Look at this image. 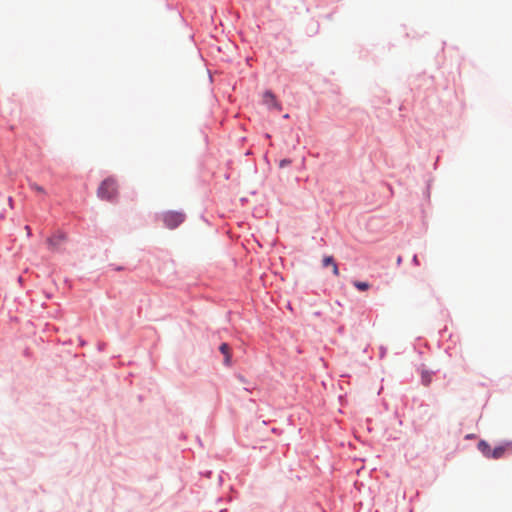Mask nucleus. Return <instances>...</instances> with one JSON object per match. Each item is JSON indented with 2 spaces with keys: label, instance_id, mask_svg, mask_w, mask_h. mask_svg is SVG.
Instances as JSON below:
<instances>
[{
  "label": "nucleus",
  "instance_id": "obj_1",
  "mask_svg": "<svg viewBox=\"0 0 512 512\" xmlns=\"http://www.w3.org/2000/svg\"><path fill=\"white\" fill-rule=\"evenodd\" d=\"M118 194V186L116 180L109 177L102 181L97 190V195L102 200L113 201Z\"/></svg>",
  "mask_w": 512,
  "mask_h": 512
},
{
  "label": "nucleus",
  "instance_id": "obj_2",
  "mask_svg": "<svg viewBox=\"0 0 512 512\" xmlns=\"http://www.w3.org/2000/svg\"><path fill=\"white\" fill-rule=\"evenodd\" d=\"M185 220V215L181 212L168 211L163 214V222L169 229L178 227Z\"/></svg>",
  "mask_w": 512,
  "mask_h": 512
},
{
  "label": "nucleus",
  "instance_id": "obj_3",
  "mask_svg": "<svg viewBox=\"0 0 512 512\" xmlns=\"http://www.w3.org/2000/svg\"><path fill=\"white\" fill-rule=\"evenodd\" d=\"M506 453H512V443H505L503 445L493 448L492 459H499Z\"/></svg>",
  "mask_w": 512,
  "mask_h": 512
},
{
  "label": "nucleus",
  "instance_id": "obj_4",
  "mask_svg": "<svg viewBox=\"0 0 512 512\" xmlns=\"http://www.w3.org/2000/svg\"><path fill=\"white\" fill-rule=\"evenodd\" d=\"M264 103L269 107H275L278 110H281L280 104L277 102L276 97L270 91H267L263 95Z\"/></svg>",
  "mask_w": 512,
  "mask_h": 512
},
{
  "label": "nucleus",
  "instance_id": "obj_5",
  "mask_svg": "<svg viewBox=\"0 0 512 512\" xmlns=\"http://www.w3.org/2000/svg\"><path fill=\"white\" fill-rule=\"evenodd\" d=\"M64 239H65V237L62 234H57V235L50 237L47 240L49 248L52 250H57L59 248V246L61 245V243L64 241Z\"/></svg>",
  "mask_w": 512,
  "mask_h": 512
},
{
  "label": "nucleus",
  "instance_id": "obj_6",
  "mask_svg": "<svg viewBox=\"0 0 512 512\" xmlns=\"http://www.w3.org/2000/svg\"><path fill=\"white\" fill-rule=\"evenodd\" d=\"M220 352L224 355V364L229 366L231 364L230 347L227 343H222L219 347Z\"/></svg>",
  "mask_w": 512,
  "mask_h": 512
},
{
  "label": "nucleus",
  "instance_id": "obj_7",
  "mask_svg": "<svg viewBox=\"0 0 512 512\" xmlns=\"http://www.w3.org/2000/svg\"><path fill=\"white\" fill-rule=\"evenodd\" d=\"M478 449L482 452V454L485 457H487V458H491L492 457L493 449L490 447V445L486 441L481 440L478 443Z\"/></svg>",
  "mask_w": 512,
  "mask_h": 512
},
{
  "label": "nucleus",
  "instance_id": "obj_8",
  "mask_svg": "<svg viewBox=\"0 0 512 512\" xmlns=\"http://www.w3.org/2000/svg\"><path fill=\"white\" fill-rule=\"evenodd\" d=\"M28 186L29 188L38 193V194H41V195H47V191L45 190V188L39 184H37L36 182L28 179Z\"/></svg>",
  "mask_w": 512,
  "mask_h": 512
},
{
  "label": "nucleus",
  "instance_id": "obj_9",
  "mask_svg": "<svg viewBox=\"0 0 512 512\" xmlns=\"http://www.w3.org/2000/svg\"><path fill=\"white\" fill-rule=\"evenodd\" d=\"M353 285L360 291H366L370 288V284L368 282L354 281Z\"/></svg>",
  "mask_w": 512,
  "mask_h": 512
},
{
  "label": "nucleus",
  "instance_id": "obj_10",
  "mask_svg": "<svg viewBox=\"0 0 512 512\" xmlns=\"http://www.w3.org/2000/svg\"><path fill=\"white\" fill-rule=\"evenodd\" d=\"M322 263H323V266H324V267H327V266H329V265H331V266H332V265H333V263H335V261H334V258H333L332 256H325V257L323 258Z\"/></svg>",
  "mask_w": 512,
  "mask_h": 512
},
{
  "label": "nucleus",
  "instance_id": "obj_11",
  "mask_svg": "<svg viewBox=\"0 0 512 512\" xmlns=\"http://www.w3.org/2000/svg\"><path fill=\"white\" fill-rule=\"evenodd\" d=\"M422 382L424 385H429L431 382V375L428 372L422 373Z\"/></svg>",
  "mask_w": 512,
  "mask_h": 512
},
{
  "label": "nucleus",
  "instance_id": "obj_12",
  "mask_svg": "<svg viewBox=\"0 0 512 512\" xmlns=\"http://www.w3.org/2000/svg\"><path fill=\"white\" fill-rule=\"evenodd\" d=\"M290 163H291V161L289 159H283V160L280 161L279 166L281 168H283V167H285L287 165H290Z\"/></svg>",
  "mask_w": 512,
  "mask_h": 512
},
{
  "label": "nucleus",
  "instance_id": "obj_13",
  "mask_svg": "<svg viewBox=\"0 0 512 512\" xmlns=\"http://www.w3.org/2000/svg\"><path fill=\"white\" fill-rule=\"evenodd\" d=\"M332 271L335 276H339V269L336 263H333L332 265Z\"/></svg>",
  "mask_w": 512,
  "mask_h": 512
},
{
  "label": "nucleus",
  "instance_id": "obj_14",
  "mask_svg": "<svg viewBox=\"0 0 512 512\" xmlns=\"http://www.w3.org/2000/svg\"><path fill=\"white\" fill-rule=\"evenodd\" d=\"M239 379L241 380V382H245V380L242 376H239Z\"/></svg>",
  "mask_w": 512,
  "mask_h": 512
}]
</instances>
